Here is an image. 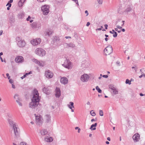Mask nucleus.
<instances>
[{
  "mask_svg": "<svg viewBox=\"0 0 145 145\" xmlns=\"http://www.w3.org/2000/svg\"><path fill=\"white\" fill-rule=\"evenodd\" d=\"M35 53L37 55L41 57L45 56L46 54L45 50L40 48H36L35 50Z\"/></svg>",
  "mask_w": 145,
  "mask_h": 145,
  "instance_id": "1",
  "label": "nucleus"
},
{
  "mask_svg": "<svg viewBox=\"0 0 145 145\" xmlns=\"http://www.w3.org/2000/svg\"><path fill=\"white\" fill-rule=\"evenodd\" d=\"M34 94L33 97L32 99V101L39 103L40 97L37 90L34 89L33 90Z\"/></svg>",
  "mask_w": 145,
  "mask_h": 145,
  "instance_id": "2",
  "label": "nucleus"
},
{
  "mask_svg": "<svg viewBox=\"0 0 145 145\" xmlns=\"http://www.w3.org/2000/svg\"><path fill=\"white\" fill-rule=\"evenodd\" d=\"M112 52L113 49L110 45L108 46L104 50V54L106 56L110 55Z\"/></svg>",
  "mask_w": 145,
  "mask_h": 145,
  "instance_id": "3",
  "label": "nucleus"
},
{
  "mask_svg": "<svg viewBox=\"0 0 145 145\" xmlns=\"http://www.w3.org/2000/svg\"><path fill=\"white\" fill-rule=\"evenodd\" d=\"M41 41L40 38L33 39L30 40L31 43L33 46H37L39 44Z\"/></svg>",
  "mask_w": 145,
  "mask_h": 145,
  "instance_id": "4",
  "label": "nucleus"
},
{
  "mask_svg": "<svg viewBox=\"0 0 145 145\" xmlns=\"http://www.w3.org/2000/svg\"><path fill=\"white\" fill-rule=\"evenodd\" d=\"M62 65L64 67L69 69L71 68L72 65L71 62L69 60L66 59Z\"/></svg>",
  "mask_w": 145,
  "mask_h": 145,
  "instance_id": "5",
  "label": "nucleus"
},
{
  "mask_svg": "<svg viewBox=\"0 0 145 145\" xmlns=\"http://www.w3.org/2000/svg\"><path fill=\"white\" fill-rule=\"evenodd\" d=\"M89 78V76L87 74H84L81 75L80 77V80L82 82H87Z\"/></svg>",
  "mask_w": 145,
  "mask_h": 145,
  "instance_id": "6",
  "label": "nucleus"
},
{
  "mask_svg": "<svg viewBox=\"0 0 145 145\" xmlns=\"http://www.w3.org/2000/svg\"><path fill=\"white\" fill-rule=\"evenodd\" d=\"M35 121L36 124L39 126L41 125L43 122L42 117L40 116H35Z\"/></svg>",
  "mask_w": 145,
  "mask_h": 145,
  "instance_id": "7",
  "label": "nucleus"
},
{
  "mask_svg": "<svg viewBox=\"0 0 145 145\" xmlns=\"http://www.w3.org/2000/svg\"><path fill=\"white\" fill-rule=\"evenodd\" d=\"M49 7L47 5H44L42 6L41 9L43 12V14L44 15H47L49 13Z\"/></svg>",
  "mask_w": 145,
  "mask_h": 145,
  "instance_id": "8",
  "label": "nucleus"
},
{
  "mask_svg": "<svg viewBox=\"0 0 145 145\" xmlns=\"http://www.w3.org/2000/svg\"><path fill=\"white\" fill-rule=\"evenodd\" d=\"M45 76L48 79L52 78L53 76V73L49 70L46 71L45 72Z\"/></svg>",
  "mask_w": 145,
  "mask_h": 145,
  "instance_id": "9",
  "label": "nucleus"
},
{
  "mask_svg": "<svg viewBox=\"0 0 145 145\" xmlns=\"http://www.w3.org/2000/svg\"><path fill=\"white\" fill-rule=\"evenodd\" d=\"M32 61L40 66L43 67L44 65V61H40L35 59H32Z\"/></svg>",
  "mask_w": 145,
  "mask_h": 145,
  "instance_id": "10",
  "label": "nucleus"
},
{
  "mask_svg": "<svg viewBox=\"0 0 145 145\" xmlns=\"http://www.w3.org/2000/svg\"><path fill=\"white\" fill-rule=\"evenodd\" d=\"M18 41V44L20 47H23L25 46V44L24 41L22 40H20V37H18L16 39Z\"/></svg>",
  "mask_w": 145,
  "mask_h": 145,
  "instance_id": "11",
  "label": "nucleus"
},
{
  "mask_svg": "<svg viewBox=\"0 0 145 145\" xmlns=\"http://www.w3.org/2000/svg\"><path fill=\"white\" fill-rule=\"evenodd\" d=\"M13 128L16 137H19V129L17 127V126L16 124L14 125Z\"/></svg>",
  "mask_w": 145,
  "mask_h": 145,
  "instance_id": "12",
  "label": "nucleus"
},
{
  "mask_svg": "<svg viewBox=\"0 0 145 145\" xmlns=\"http://www.w3.org/2000/svg\"><path fill=\"white\" fill-rule=\"evenodd\" d=\"M140 138V136L139 134L137 133L133 137V139L135 142H138Z\"/></svg>",
  "mask_w": 145,
  "mask_h": 145,
  "instance_id": "13",
  "label": "nucleus"
},
{
  "mask_svg": "<svg viewBox=\"0 0 145 145\" xmlns=\"http://www.w3.org/2000/svg\"><path fill=\"white\" fill-rule=\"evenodd\" d=\"M38 104L39 103H38L32 101L29 103V106L30 108H34L38 105Z\"/></svg>",
  "mask_w": 145,
  "mask_h": 145,
  "instance_id": "14",
  "label": "nucleus"
},
{
  "mask_svg": "<svg viewBox=\"0 0 145 145\" xmlns=\"http://www.w3.org/2000/svg\"><path fill=\"white\" fill-rule=\"evenodd\" d=\"M15 60L17 63H22L23 62L24 59L22 56H17L16 57Z\"/></svg>",
  "mask_w": 145,
  "mask_h": 145,
  "instance_id": "15",
  "label": "nucleus"
},
{
  "mask_svg": "<svg viewBox=\"0 0 145 145\" xmlns=\"http://www.w3.org/2000/svg\"><path fill=\"white\" fill-rule=\"evenodd\" d=\"M55 95L56 97L58 98H59L61 96V91L59 88H56L55 90Z\"/></svg>",
  "mask_w": 145,
  "mask_h": 145,
  "instance_id": "16",
  "label": "nucleus"
},
{
  "mask_svg": "<svg viewBox=\"0 0 145 145\" xmlns=\"http://www.w3.org/2000/svg\"><path fill=\"white\" fill-rule=\"evenodd\" d=\"M60 81L62 84H65L68 83V80L66 78L63 77L61 78Z\"/></svg>",
  "mask_w": 145,
  "mask_h": 145,
  "instance_id": "17",
  "label": "nucleus"
},
{
  "mask_svg": "<svg viewBox=\"0 0 145 145\" xmlns=\"http://www.w3.org/2000/svg\"><path fill=\"white\" fill-rule=\"evenodd\" d=\"M67 106L68 107L70 108L72 112H74V110L72 108H74V103L73 102H71L69 103V104H68Z\"/></svg>",
  "mask_w": 145,
  "mask_h": 145,
  "instance_id": "18",
  "label": "nucleus"
},
{
  "mask_svg": "<svg viewBox=\"0 0 145 145\" xmlns=\"http://www.w3.org/2000/svg\"><path fill=\"white\" fill-rule=\"evenodd\" d=\"M43 91L47 94L50 93V90L48 88L44 87L42 89Z\"/></svg>",
  "mask_w": 145,
  "mask_h": 145,
  "instance_id": "19",
  "label": "nucleus"
},
{
  "mask_svg": "<svg viewBox=\"0 0 145 145\" xmlns=\"http://www.w3.org/2000/svg\"><path fill=\"white\" fill-rule=\"evenodd\" d=\"M40 133L41 135L44 136L47 134L48 131L46 129H43L40 130Z\"/></svg>",
  "mask_w": 145,
  "mask_h": 145,
  "instance_id": "20",
  "label": "nucleus"
},
{
  "mask_svg": "<svg viewBox=\"0 0 145 145\" xmlns=\"http://www.w3.org/2000/svg\"><path fill=\"white\" fill-rule=\"evenodd\" d=\"M44 140L47 142H51L53 140V138L51 137H46L45 138Z\"/></svg>",
  "mask_w": 145,
  "mask_h": 145,
  "instance_id": "21",
  "label": "nucleus"
},
{
  "mask_svg": "<svg viewBox=\"0 0 145 145\" xmlns=\"http://www.w3.org/2000/svg\"><path fill=\"white\" fill-rule=\"evenodd\" d=\"M97 125V123H95L94 124H92L91 126L90 129L91 130H94L96 129L95 127H96Z\"/></svg>",
  "mask_w": 145,
  "mask_h": 145,
  "instance_id": "22",
  "label": "nucleus"
},
{
  "mask_svg": "<svg viewBox=\"0 0 145 145\" xmlns=\"http://www.w3.org/2000/svg\"><path fill=\"white\" fill-rule=\"evenodd\" d=\"M14 98L16 102L18 101L19 100H20V99H21L19 95L16 94L14 96Z\"/></svg>",
  "mask_w": 145,
  "mask_h": 145,
  "instance_id": "23",
  "label": "nucleus"
},
{
  "mask_svg": "<svg viewBox=\"0 0 145 145\" xmlns=\"http://www.w3.org/2000/svg\"><path fill=\"white\" fill-rule=\"evenodd\" d=\"M8 122L10 125L11 126H13V127L14 124H16L15 123H14L13 121L10 119L8 120Z\"/></svg>",
  "mask_w": 145,
  "mask_h": 145,
  "instance_id": "24",
  "label": "nucleus"
},
{
  "mask_svg": "<svg viewBox=\"0 0 145 145\" xmlns=\"http://www.w3.org/2000/svg\"><path fill=\"white\" fill-rule=\"evenodd\" d=\"M110 33L113 34V36H117V33L113 30L112 31H110Z\"/></svg>",
  "mask_w": 145,
  "mask_h": 145,
  "instance_id": "25",
  "label": "nucleus"
},
{
  "mask_svg": "<svg viewBox=\"0 0 145 145\" xmlns=\"http://www.w3.org/2000/svg\"><path fill=\"white\" fill-rule=\"evenodd\" d=\"M22 100L21 99L20 100H19L18 101L16 102L19 106H22Z\"/></svg>",
  "mask_w": 145,
  "mask_h": 145,
  "instance_id": "26",
  "label": "nucleus"
},
{
  "mask_svg": "<svg viewBox=\"0 0 145 145\" xmlns=\"http://www.w3.org/2000/svg\"><path fill=\"white\" fill-rule=\"evenodd\" d=\"M46 118L47 122H49L50 120L51 117L49 115H47L46 116Z\"/></svg>",
  "mask_w": 145,
  "mask_h": 145,
  "instance_id": "27",
  "label": "nucleus"
},
{
  "mask_svg": "<svg viewBox=\"0 0 145 145\" xmlns=\"http://www.w3.org/2000/svg\"><path fill=\"white\" fill-rule=\"evenodd\" d=\"M99 115L101 116H103V113L102 110H99Z\"/></svg>",
  "mask_w": 145,
  "mask_h": 145,
  "instance_id": "28",
  "label": "nucleus"
},
{
  "mask_svg": "<svg viewBox=\"0 0 145 145\" xmlns=\"http://www.w3.org/2000/svg\"><path fill=\"white\" fill-rule=\"evenodd\" d=\"M90 113L91 114V115L92 116H95L96 114L95 112L93 111V110H92L90 111Z\"/></svg>",
  "mask_w": 145,
  "mask_h": 145,
  "instance_id": "29",
  "label": "nucleus"
},
{
  "mask_svg": "<svg viewBox=\"0 0 145 145\" xmlns=\"http://www.w3.org/2000/svg\"><path fill=\"white\" fill-rule=\"evenodd\" d=\"M31 73V72H29V73H26L23 76L21 77V78L23 79L24 78H25L27 75Z\"/></svg>",
  "mask_w": 145,
  "mask_h": 145,
  "instance_id": "30",
  "label": "nucleus"
},
{
  "mask_svg": "<svg viewBox=\"0 0 145 145\" xmlns=\"http://www.w3.org/2000/svg\"><path fill=\"white\" fill-rule=\"evenodd\" d=\"M113 91V93L114 94H117L118 93V91L116 89V88Z\"/></svg>",
  "mask_w": 145,
  "mask_h": 145,
  "instance_id": "31",
  "label": "nucleus"
},
{
  "mask_svg": "<svg viewBox=\"0 0 145 145\" xmlns=\"http://www.w3.org/2000/svg\"><path fill=\"white\" fill-rule=\"evenodd\" d=\"M20 145H28L25 142H20Z\"/></svg>",
  "mask_w": 145,
  "mask_h": 145,
  "instance_id": "32",
  "label": "nucleus"
},
{
  "mask_svg": "<svg viewBox=\"0 0 145 145\" xmlns=\"http://www.w3.org/2000/svg\"><path fill=\"white\" fill-rule=\"evenodd\" d=\"M109 88L112 89V90H114L116 88L115 87H114L113 86L111 85L109 86Z\"/></svg>",
  "mask_w": 145,
  "mask_h": 145,
  "instance_id": "33",
  "label": "nucleus"
},
{
  "mask_svg": "<svg viewBox=\"0 0 145 145\" xmlns=\"http://www.w3.org/2000/svg\"><path fill=\"white\" fill-rule=\"evenodd\" d=\"M37 24L35 23H33L32 25L31 26L33 28H35L36 27Z\"/></svg>",
  "mask_w": 145,
  "mask_h": 145,
  "instance_id": "34",
  "label": "nucleus"
},
{
  "mask_svg": "<svg viewBox=\"0 0 145 145\" xmlns=\"http://www.w3.org/2000/svg\"><path fill=\"white\" fill-rule=\"evenodd\" d=\"M125 83L127 84H128L129 85L131 84V81H129V80L128 79L126 80Z\"/></svg>",
  "mask_w": 145,
  "mask_h": 145,
  "instance_id": "35",
  "label": "nucleus"
},
{
  "mask_svg": "<svg viewBox=\"0 0 145 145\" xmlns=\"http://www.w3.org/2000/svg\"><path fill=\"white\" fill-rule=\"evenodd\" d=\"M69 46V47H74L75 46V45L74 44H70L68 45Z\"/></svg>",
  "mask_w": 145,
  "mask_h": 145,
  "instance_id": "36",
  "label": "nucleus"
},
{
  "mask_svg": "<svg viewBox=\"0 0 145 145\" xmlns=\"http://www.w3.org/2000/svg\"><path fill=\"white\" fill-rule=\"evenodd\" d=\"M23 3L20 1L18 3V4L19 6L22 7L23 5Z\"/></svg>",
  "mask_w": 145,
  "mask_h": 145,
  "instance_id": "37",
  "label": "nucleus"
},
{
  "mask_svg": "<svg viewBox=\"0 0 145 145\" xmlns=\"http://www.w3.org/2000/svg\"><path fill=\"white\" fill-rule=\"evenodd\" d=\"M131 10V8L130 7H128L126 9L127 12H128L130 11Z\"/></svg>",
  "mask_w": 145,
  "mask_h": 145,
  "instance_id": "38",
  "label": "nucleus"
},
{
  "mask_svg": "<svg viewBox=\"0 0 145 145\" xmlns=\"http://www.w3.org/2000/svg\"><path fill=\"white\" fill-rule=\"evenodd\" d=\"M9 82L11 84H13V81L12 79H10L9 80Z\"/></svg>",
  "mask_w": 145,
  "mask_h": 145,
  "instance_id": "39",
  "label": "nucleus"
},
{
  "mask_svg": "<svg viewBox=\"0 0 145 145\" xmlns=\"http://www.w3.org/2000/svg\"><path fill=\"white\" fill-rule=\"evenodd\" d=\"M98 3L100 4H101L102 3V0H98Z\"/></svg>",
  "mask_w": 145,
  "mask_h": 145,
  "instance_id": "40",
  "label": "nucleus"
},
{
  "mask_svg": "<svg viewBox=\"0 0 145 145\" xmlns=\"http://www.w3.org/2000/svg\"><path fill=\"white\" fill-rule=\"evenodd\" d=\"M97 90L99 93H101L102 92L100 88L98 89Z\"/></svg>",
  "mask_w": 145,
  "mask_h": 145,
  "instance_id": "41",
  "label": "nucleus"
},
{
  "mask_svg": "<svg viewBox=\"0 0 145 145\" xmlns=\"http://www.w3.org/2000/svg\"><path fill=\"white\" fill-rule=\"evenodd\" d=\"M143 76L145 77V74H141V75L139 76V77L140 78H141Z\"/></svg>",
  "mask_w": 145,
  "mask_h": 145,
  "instance_id": "42",
  "label": "nucleus"
},
{
  "mask_svg": "<svg viewBox=\"0 0 145 145\" xmlns=\"http://www.w3.org/2000/svg\"><path fill=\"white\" fill-rule=\"evenodd\" d=\"M7 76L8 77V79H9L10 78V76H9V74L8 73L6 74Z\"/></svg>",
  "mask_w": 145,
  "mask_h": 145,
  "instance_id": "43",
  "label": "nucleus"
},
{
  "mask_svg": "<svg viewBox=\"0 0 145 145\" xmlns=\"http://www.w3.org/2000/svg\"><path fill=\"white\" fill-rule=\"evenodd\" d=\"M11 5L10 4H9V3H8L7 4V6H8V7H10L11 6Z\"/></svg>",
  "mask_w": 145,
  "mask_h": 145,
  "instance_id": "44",
  "label": "nucleus"
},
{
  "mask_svg": "<svg viewBox=\"0 0 145 145\" xmlns=\"http://www.w3.org/2000/svg\"><path fill=\"white\" fill-rule=\"evenodd\" d=\"M103 28V27L102 26H101V28H98V29H96V31H97V30H101L102 29V28Z\"/></svg>",
  "mask_w": 145,
  "mask_h": 145,
  "instance_id": "45",
  "label": "nucleus"
},
{
  "mask_svg": "<svg viewBox=\"0 0 145 145\" xmlns=\"http://www.w3.org/2000/svg\"><path fill=\"white\" fill-rule=\"evenodd\" d=\"M46 0H37V1L39 2H43V1H44Z\"/></svg>",
  "mask_w": 145,
  "mask_h": 145,
  "instance_id": "46",
  "label": "nucleus"
},
{
  "mask_svg": "<svg viewBox=\"0 0 145 145\" xmlns=\"http://www.w3.org/2000/svg\"><path fill=\"white\" fill-rule=\"evenodd\" d=\"M103 76L105 78H107L108 77V76L107 75H103Z\"/></svg>",
  "mask_w": 145,
  "mask_h": 145,
  "instance_id": "47",
  "label": "nucleus"
},
{
  "mask_svg": "<svg viewBox=\"0 0 145 145\" xmlns=\"http://www.w3.org/2000/svg\"><path fill=\"white\" fill-rule=\"evenodd\" d=\"M31 18L29 16L28 18H27L26 19L27 21H29V19Z\"/></svg>",
  "mask_w": 145,
  "mask_h": 145,
  "instance_id": "48",
  "label": "nucleus"
},
{
  "mask_svg": "<svg viewBox=\"0 0 145 145\" xmlns=\"http://www.w3.org/2000/svg\"><path fill=\"white\" fill-rule=\"evenodd\" d=\"M108 25L106 24H105V28L106 29H107Z\"/></svg>",
  "mask_w": 145,
  "mask_h": 145,
  "instance_id": "49",
  "label": "nucleus"
},
{
  "mask_svg": "<svg viewBox=\"0 0 145 145\" xmlns=\"http://www.w3.org/2000/svg\"><path fill=\"white\" fill-rule=\"evenodd\" d=\"M12 88H13L14 89L15 88V86L13 84H12Z\"/></svg>",
  "mask_w": 145,
  "mask_h": 145,
  "instance_id": "50",
  "label": "nucleus"
},
{
  "mask_svg": "<svg viewBox=\"0 0 145 145\" xmlns=\"http://www.w3.org/2000/svg\"><path fill=\"white\" fill-rule=\"evenodd\" d=\"M90 24V23L89 22H88L86 24V26H89Z\"/></svg>",
  "mask_w": 145,
  "mask_h": 145,
  "instance_id": "51",
  "label": "nucleus"
},
{
  "mask_svg": "<svg viewBox=\"0 0 145 145\" xmlns=\"http://www.w3.org/2000/svg\"><path fill=\"white\" fill-rule=\"evenodd\" d=\"M85 13L87 14L86 16H87L88 15V11L87 10H86L85 11Z\"/></svg>",
  "mask_w": 145,
  "mask_h": 145,
  "instance_id": "52",
  "label": "nucleus"
},
{
  "mask_svg": "<svg viewBox=\"0 0 145 145\" xmlns=\"http://www.w3.org/2000/svg\"><path fill=\"white\" fill-rule=\"evenodd\" d=\"M25 0H20V1L23 3Z\"/></svg>",
  "mask_w": 145,
  "mask_h": 145,
  "instance_id": "53",
  "label": "nucleus"
},
{
  "mask_svg": "<svg viewBox=\"0 0 145 145\" xmlns=\"http://www.w3.org/2000/svg\"><path fill=\"white\" fill-rule=\"evenodd\" d=\"M107 37H106L105 38V40L106 41H107L108 39H109L107 38Z\"/></svg>",
  "mask_w": 145,
  "mask_h": 145,
  "instance_id": "54",
  "label": "nucleus"
},
{
  "mask_svg": "<svg viewBox=\"0 0 145 145\" xmlns=\"http://www.w3.org/2000/svg\"><path fill=\"white\" fill-rule=\"evenodd\" d=\"M0 59H1V61L2 62H3V58H2V57H0Z\"/></svg>",
  "mask_w": 145,
  "mask_h": 145,
  "instance_id": "55",
  "label": "nucleus"
},
{
  "mask_svg": "<svg viewBox=\"0 0 145 145\" xmlns=\"http://www.w3.org/2000/svg\"><path fill=\"white\" fill-rule=\"evenodd\" d=\"M107 139L108 140V141H110V137H108L107 138Z\"/></svg>",
  "mask_w": 145,
  "mask_h": 145,
  "instance_id": "56",
  "label": "nucleus"
},
{
  "mask_svg": "<svg viewBox=\"0 0 145 145\" xmlns=\"http://www.w3.org/2000/svg\"><path fill=\"white\" fill-rule=\"evenodd\" d=\"M80 128H79L78 129V133H80Z\"/></svg>",
  "mask_w": 145,
  "mask_h": 145,
  "instance_id": "57",
  "label": "nucleus"
},
{
  "mask_svg": "<svg viewBox=\"0 0 145 145\" xmlns=\"http://www.w3.org/2000/svg\"><path fill=\"white\" fill-rule=\"evenodd\" d=\"M140 96H142L144 95V94H143L142 93H140Z\"/></svg>",
  "mask_w": 145,
  "mask_h": 145,
  "instance_id": "58",
  "label": "nucleus"
},
{
  "mask_svg": "<svg viewBox=\"0 0 145 145\" xmlns=\"http://www.w3.org/2000/svg\"><path fill=\"white\" fill-rule=\"evenodd\" d=\"M13 0H10L9 2L10 3H12Z\"/></svg>",
  "mask_w": 145,
  "mask_h": 145,
  "instance_id": "59",
  "label": "nucleus"
},
{
  "mask_svg": "<svg viewBox=\"0 0 145 145\" xmlns=\"http://www.w3.org/2000/svg\"><path fill=\"white\" fill-rule=\"evenodd\" d=\"M3 33V31H0V36L1 35H2Z\"/></svg>",
  "mask_w": 145,
  "mask_h": 145,
  "instance_id": "60",
  "label": "nucleus"
},
{
  "mask_svg": "<svg viewBox=\"0 0 145 145\" xmlns=\"http://www.w3.org/2000/svg\"><path fill=\"white\" fill-rule=\"evenodd\" d=\"M91 122H93L95 121V120L94 119H92L91 120Z\"/></svg>",
  "mask_w": 145,
  "mask_h": 145,
  "instance_id": "61",
  "label": "nucleus"
},
{
  "mask_svg": "<svg viewBox=\"0 0 145 145\" xmlns=\"http://www.w3.org/2000/svg\"><path fill=\"white\" fill-rule=\"evenodd\" d=\"M90 104V103L88 101V102L87 103V105H89Z\"/></svg>",
  "mask_w": 145,
  "mask_h": 145,
  "instance_id": "62",
  "label": "nucleus"
},
{
  "mask_svg": "<svg viewBox=\"0 0 145 145\" xmlns=\"http://www.w3.org/2000/svg\"><path fill=\"white\" fill-rule=\"evenodd\" d=\"M79 128L78 127H76L75 128V129H76H76H78Z\"/></svg>",
  "mask_w": 145,
  "mask_h": 145,
  "instance_id": "63",
  "label": "nucleus"
},
{
  "mask_svg": "<svg viewBox=\"0 0 145 145\" xmlns=\"http://www.w3.org/2000/svg\"><path fill=\"white\" fill-rule=\"evenodd\" d=\"M117 27L120 29H121L122 28L120 26H118Z\"/></svg>",
  "mask_w": 145,
  "mask_h": 145,
  "instance_id": "64",
  "label": "nucleus"
}]
</instances>
